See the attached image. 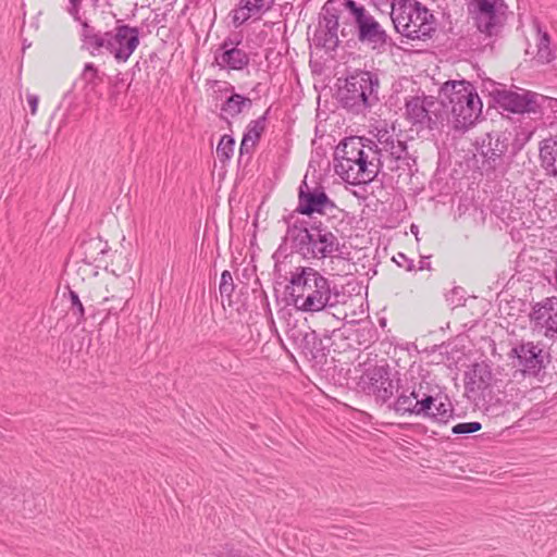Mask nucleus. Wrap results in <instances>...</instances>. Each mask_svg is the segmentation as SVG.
I'll return each instance as SVG.
<instances>
[{
    "label": "nucleus",
    "mask_w": 557,
    "mask_h": 557,
    "mask_svg": "<svg viewBox=\"0 0 557 557\" xmlns=\"http://www.w3.org/2000/svg\"><path fill=\"white\" fill-rule=\"evenodd\" d=\"M282 221L286 224V232L272 256L275 276L286 280L282 275L281 264L293 255L310 261L333 258L339 251L337 236L321 220L297 218L288 213L283 215Z\"/></svg>",
    "instance_id": "f257e3e1"
},
{
    "label": "nucleus",
    "mask_w": 557,
    "mask_h": 557,
    "mask_svg": "<svg viewBox=\"0 0 557 557\" xmlns=\"http://www.w3.org/2000/svg\"><path fill=\"white\" fill-rule=\"evenodd\" d=\"M288 305L302 312H320L345 304L346 295L333 281L312 267H296L285 286Z\"/></svg>",
    "instance_id": "f03ea898"
},
{
    "label": "nucleus",
    "mask_w": 557,
    "mask_h": 557,
    "mask_svg": "<svg viewBox=\"0 0 557 557\" xmlns=\"http://www.w3.org/2000/svg\"><path fill=\"white\" fill-rule=\"evenodd\" d=\"M391 407L399 416H413L440 425L457 416L446 389L423 381L403 388Z\"/></svg>",
    "instance_id": "7ed1b4c3"
},
{
    "label": "nucleus",
    "mask_w": 557,
    "mask_h": 557,
    "mask_svg": "<svg viewBox=\"0 0 557 557\" xmlns=\"http://www.w3.org/2000/svg\"><path fill=\"white\" fill-rule=\"evenodd\" d=\"M398 371L394 370L385 360L381 363H364L361 375L356 380L355 389L374 401L376 406L386 405L393 410L391 405L395 393L399 395L404 388L399 386L400 379Z\"/></svg>",
    "instance_id": "20e7f679"
},
{
    "label": "nucleus",
    "mask_w": 557,
    "mask_h": 557,
    "mask_svg": "<svg viewBox=\"0 0 557 557\" xmlns=\"http://www.w3.org/2000/svg\"><path fill=\"white\" fill-rule=\"evenodd\" d=\"M391 18L397 33L411 40L425 41L436 32V18L416 0H394Z\"/></svg>",
    "instance_id": "39448f33"
},
{
    "label": "nucleus",
    "mask_w": 557,
    "mask_h": 557,
    "mask_svg": "<svg viewBox=\"0 0 557 557\" xmlns=\"http://www.w3.org/2000/svg\"><path fill=\"white\" fill-rule=\"evenodd\" d=\"M368 143L372 145L369 146L371 156L360 154L358 158L334 160L336 174L350 185L370 184L383 166L377 144L373 140Z\"/></svg>",
    "instance_id": "423d86ee"
},
{
    "label": "nucleus",
    "mask_w": 557,
    "mask_h": 557,
    "mask_svg": "<svg viewBox=\"0 0 557 557\" xmlns=\"http://www.w3.org/2000/svg\"><path fill=\"white\" fill-rule=\"evenodd\" d=\"M287 339L293 344L294 349L304 356L308 361L324 364L330 352L331 337L327 333L323 337L310 326L296 322L287 323Z\"/></svg>",
    "instance_id": "0eeeda50"
},
{
    "label": "nucleus",
    "mask_w": 557,
    "mask_h": 557,
    "mask_svg": "<svg viewBox=\"0 0 557 557\" xmlns=\"http://www.w3.org/2000/svg\"><path fill=\"white\" fill-rule=\"evenodd\" d=\"M297 207L290 213L300 214L306 219H317L314 214L323 215L337 209L333 199L326 194L325 187L320 182L309 184L307 175L297 189Z\"/></svg>",
    "instance_id": "6e6552de"
},
{
    "label": "nucleus",
    "mask_w": 557,
    "mask_h": 557,
    "mask_svg": "<svg viewBox=\"0 0 557 557\" xmlns=\"http://www.w3.org/2000/svg\"><path fill=\"white\" fill-rule=\"evenodd\" d=\"M475 154L482 158V166L486 171H495L504 163L509 151L510 134L492 131L476 137L472 143Z\"/></svg>",
    "instance_id": "1a4fd4ad"
},
{
    "label": "nucleus",
    "mask_w": 557,
    "mask_h": 557,
    "mask_svg": "<svg viewBox=\"0 0 557 557\" xmlns=\"http://www.w3.org/2000/svg\"><path fill=\"white\" fill-rule=\"evenodd\" d=\"M344 7L354 18L358 30V39L361 42L371 44L373 48L386 45L388 39L386 32L363 5L354 0H345Z\"/></svg>",
    "instance_id": "9d476101"
},
{
    "label": "nucleus",
    "mask_w": 557,
    "mask_h": 557,
    "mask_svg": "<svg viewBox=\"0 0 557 557\" xmlns=\"http://www.w3.org/2000/svg\"><path fill=\"white\" fill-rule=\"evenodd\" d=\"M139 45V32L136 27L119 25L103 33L102 52L112 54L117 62H126Z\"/></svg>",
    "instance_id": "9b49d317"
},
{
    "label": "nucleus",
    "mask_w": 557,
    "mask_h": 557,
    "mask_svg": "<svg viewBox=\"0 0 557 557\" xmlns=\"http://www.w3.org/2000/svg\"><path fill=\"white\" fill-rule=\"evenodd\" d=\"M467 9L481 33L493 35L502 25L504 0H468Z\"/></svg>",
    "instance_id": "f8f14e48"
},
{
    "label": "nucleus",
    "mask_w": 557,
    "mask_h": 557,
    "mask_svg": "<svg viewBox=\"0 0 557 557\" xmlns=\"http://www.w3.org/2000/svg\"><path fill=\"white\" fill-rule=\"evenodd\" d=\"M377 87V81H373L369 72L351 75L338 89L341 104H369L370 97Z\"/></svg>",
    "instance_id": "ddd939ff"
},
{
    "label": "nucleus",
    "mask_w": 557,
    "mask_h": 557,
    "mask_svg": "<svg viewBox=\"0 0 557 557\" xmlns=\"http://www.w3.org/2000/svg\"><path fill=\"white\" fill-rule=\"evenodd\" d=\"M496 381L492 367L487 361L474 362L465 372V387L469 393L481 395L485 398L486 392Z\"/></svg>",
    "instance_id": "4468645a"
},
{
    "label": "nucleus",
    "mask_w": 557,
    "mask_h": 557,
    "mask_svg": "<svg viewBox=\"0 0 557 557\" xmlns=\"http://www.w3.org/2000/svg\"><path fill=\"white\" fill-rule=\"evenodd\" d=\"M406 115L412 126H416L417 131L423 129H440L443 126L444 121L448 116L449 107H441L434 111L430 110V107H405Z\"/></svg>",
    "instance_id": "2eb2a0df"
},
{
    "label": "nucleus",
    "mask_w": 557,
    "mask_h": 557,
    "mask_svg": "<svg viewBox=\"0 0 557 557\" xmlns=\"http://www.w3.org/2000/svg\"><path fill=\"white\" fill-rule=\"evenodd\" d=\"M518 90L519 91L507 90L493 85L490 96L496 104H543L547 100H553L550 97L531 90L521 88H518Z\"/></svg>",
    "instance_id": "dca6fc26"
},
{
    "label": "nucleus",
    "mask_w": 557,
    "mask_h": 557,
    "mask_svg": "<svg viewBox=\"0 0 557 557\" xmlns=\"http://www.w3.org/2000/svg\"><path fill=\"white\" fill-rule=\"evenodd\" d=\"M511 356L518 359V366L524 375L537 376L544 368L542 349L532 342L513 347Z\"/></svg>",
    "instance_id": "f3484780"
},
{
    "label": "nucleus",
    "mask_w": 557,
    "mask_h": 557,
    "mask_svg": "<svg viewBox=\"0 0 557 557\" xmlns=\"http://www.w3.org/2000/svg\"><path fill=\"white\" fill-rule=\"evenodd\" d=\"M248 53L238 48V42L225 39L215 53V62L222 69L242 71L249 64Z\"/></svg>",
    "instance_id": "a211bd4d"
},
{
    "label": "nucleus",
    "mask_w": 557,
    "mask_h": 557,
    "mask_svg": "<svg viewBox=\"0 0 557 557\" xmlns=\"http://www.w3.org/2000/svg\"><path fill=\"white\" fill-rule=\"evenodd\" d=\"M78 249L82 250V261L88 265L95 264L96 268H108L103 258L109 252L110 247L100 236H87L79 243Z\"/></svg>",
    "instance_id": "6ab92c4d"
},
{
    "label": "nucleus",
    "mask_w": 557,
    "mask_h": 557,
    "mask_svg": "<svg viewBox=\"0 0 557 557\" xmlns=\"http://www.w3.org/2000/svg\"><path fill=\"white\" fill-rule=\"evenodd\" d=\"M442 94L448 99L449 104H474V99L482 104L475 88L466 81H453L444 84Z\"/></svg>",
    "instance_id": "aec40b11"
},
{
    "label": "nucleus",
    "mask_w": 557,
    "mask_h": 557,
    "mask_svg": "<svg viewBox=\"0 0 557 557\" xmlns=\"http://www.w3.org/2000/svg\"><path fill=\"white\" fill-rule=\"evenodd\" d=\"M369 138L361 136H349L343 138L334 151V160L358 158L360 154H370L369 146H372Z\"/></svg>",
    "instance_id": "412c9836"
},
{
    "label": "nucleus",
    "mask_w": 557,
    "mask_h": 557,
    "mask_svg": "<svg viewBox=\"0 0 557 557\" xmlns=\"http://www.w3.org/2000/svg\"><path fill=\"white\" fill-rule=\"evenodd\" d=\"M454 115L453 127L465 133L473 127L482 117L483 107H450Z\"/></svg>",
    "instance_id": "4be33fe9"
},
{
    "label": "nucleus",
    "mask_w": 557,
    "mask_h": 557,
    "mask_svg": "<svg viewBox=\"0 0 557 557\" xmlns=\"http://www.w3.org/2000/svg\"><path fill=\"white\" fill-rule=\"evenodd\" d=\"M540 160L542 168L549 176H557V137L546 138L540 144Z\"/></svg>",
    "instance_id": "5701e85b"
},
{
    "label": "nucleus",
    "mask_w": 557,
    "mask_h": 557,
    "mask_svg": "<svg viewBox=\"0 0 557 557\" xmlns=\"http://www.w3.org/2000/svg\"><path fill=\"white\" fill-rule=\"evenodd\" d=\"M376 137L377 143L382 146L381 148H379L381 150V153L383 151L387 152L388 156L395 161L406 158L408 151L407 144L405 141L395 140L394 137L389 135L388 131L386 129L379 131Z\"/></svg>",
    "instance_id": "b1692460"
},
{
    "label": "nucleus",
    "mask_w": 557,
    "mask_h": 557,
    "mask_svg": "<svg viewBox=\"0 0 557 557\" xmlns=\"http://www.w3.org/2000/svg\"><path fill=\"white\" fill-rule=\"evenodd\" d=\"M82 38L83 47L86 48L92 55L102 53L103 34L100 32H95V29L86 22H83Z\"/></svg>",
    "instance_id": "393cba45"
},
{
    "label": "nucleus",
    "mask_w": 557,
    "mask_h": 557,
    "mask_svg": "<svg viewBox=\"0 0 557 557\" xmlns=\"http://www.w3.org/2000/svg\"><path fill=\"white\" fill-rule=\"evenodd\" d=\"M64 297L69 300V312L75 318L76 325L79 326L86 322V308L79 298L78 293L67 286V294Z\"/></svg>",
    "instance_id": "a878e982"
},
{
    "label": "nucleus",
    "mask_w": 557,
    "mask_h": 557,
    "mask_svg": "<svg viewBox=\"0 0 557 557\" xmlns=\"http://www.w3.org/2000/svg\"><path fill=\"white\" fill-rule=\"evenodd\" d=\"M313 42L315 47L324 48L329 51H334L339 44L338 30L318 27L313 35Z\"/></svg>",
    "instance_id": "bb28decb"
},
{
    "label": "nucleus",
    "mask_w": 557,
    "mask_h": 557,
    "mask_svg": "<svg viewBox=\"0 0 557 557\" xmlns=\"http://www.w3.org/2000/svg\"><path fill=\"white\" fill-rule=\"evenodd\" d=\"M338 13L335 8V2L329 0L322 8L321 20L319 22L320 28L338 30Z\"/></svg>",
    "instance_id": "cd10ccee"
},
{
    "label": "nucleus",
    "mask_w": 557,
    "mask_h": 557,
    "mask_svg": "<svg viewBox=\"0 0 557 557\" xmlns=\"http://www.w3.org/2000/svg\"><path fill=\"white\" fill-rule=\"evenodd\" d=\"M535 58L543 64L549 63L555 59V54L550 49V38L546 32L541 33V30H539L537 52Z\"/></svg>",
    "instance_id": "c85d7f7f"
},
{
    "label": "nucleus",
    "mask_w": 557,
    "mask_h": 557,
    "mask_svg": "<svg viewBox=\"0 0 557 557\" xmlns=\"http://www.w3.org/2000/svg\"><path fill=\"white\" fill-rule=\"evenodd\" d=\"M269 111L270 108L264 112L263 115L259 116L257 120L250 121V123L246 127V131L244 132V135H248L249 140H251L253 144H257L260 140L265 129V121Z\"/></svg>",
    "instance_id": "c756f323"
},
{
    "label": "nucleus",
    "mask_w": 557,
    "mask_h": 557,
    "mask_svg": "<svg viewBox=\"0 0 557 557\" xmlns=\"http://www.w3.org/2000/svg\"><path fill=\"white\" fill-rule=\"evenodd\" d=\"M235 139L232 135H223L216 146V157L221 163L227 162L233 156Z\"/></svg>",
    "instance_id": "7c9ffc66"
},
{
    "label": "nucleus",
    "mask_w": 557,
    "mask_h": 557,
    "mask_svg": "<svg viewBox=\"0 0 557 557\" xmlns=\"http://www.w3.org/2000/svg\"><path fill=\"white\" fill-rule=\"evenodd\" d=\"M236 288L233 276L228 270H224L221 273V280L219 284V292L222 300L227 299L228 305H232V295Z\"/></svg>",
    "instance_id": "2f4dec72"
},
{
    "label": "nucleus",
    "mask_w": 557,
    "mask_h": 557,
    "mask_svg": "<svg viewBox=\"0 0 557 557\" xmlns=\"http://www.w3.org/2000/svg\"><path fill=\"white\" fill-rule=\"evenodd\" d=\"M210 557H252V556L244 553L242 549L236 548L233 544L226 543L219 547H214L210 553Z\"/></svg>",
    "instance_id": "473e14b6"
},
{
    "label": "nucleus",
    "mask_w": 557,
    "mask_h": 557,
    "mask_svg": "<svg viewBox=\"0 0 557 557\" xmlns=\"http://www.w3.org/2000/svg\"><path fill=\"white\" fill-rule=\"evenodd\" d=\"M482 430V424L478 421L460 422L451 428V433L458 437H467L470 434Z\"/></svg>",
    "instance_id": "72a5a7b5"
},
{
    "label": "nucleus",
    "mask_w": 557,
    "mask_h": 557,
    "mask_svg": "<svg viewBox=\"0 0 557 557\" xmlns=\"http://www.w3.org/2000/svg\"><path fill=\"white\" fill-rule=\"evenodd\" d=\"M257 144H253L249 140L248 135H243L240 145H239V154H238V164L247 165L251 159L252 151Z\"/></svg>",
    "instance_id": "f704fd0d"
},
{
    "label": "nucleus",
    "mask_w": 557,
    "mask_h": 557,
    "mask_svg": "<svg viewBox=\"0 0 557 557\" xmlns=\"http://www.w3.org/2000/svg\"><path fill=\"white\" fill-rule=\"evenodd\" d=\"M127 298L126 297H115V296H112L111 298L109 297H106L104 298V301H110L112 302L111 306L107 309L108 310V314L107 317L102 320V323L110 317V315H117L119 312H121L126 302H127Z\"/></svg>",
    "instance_id": "c9c22d12"
},
{
    "label": "nucleus",
    "mask_w": 557,
    "mask_h": 557,
    "mask_svg": "<svg viewBox=\"0 0 557 557\" xmlns=\"http://www.w3.org/2000/svg\"><path fill=\"white\" fill-rule=\"evenodd\" d=\"M274 0H240V3H245L247 10L257 14L269 10Z\"/></svg>",
    "instance_id": "e433bc0d"
},
{
    "label": "nucleus",
    "mask_w": 557,
    "mask_h": 557,
    "mask_svg": "<svg viewBox=\"0 0 557 557\" xmlns=\"http://www.w3.org/2000/svg\"><path fill=\"white\" fill-rule=\"evenodd\" d=\"M240 7L233 11V24L238 27L243 25L248 18L252 15H256V12H250L245 8V3H240Z\"/></svg>",
    "instance_id": "4c0bfd02"
},
{
    "label": "nucleus",
    "mask_w": 557,
    "mask_h": 557,
    "mask_svg": "<svg viewBox=\"0 0 557 557\" xmlns=\"http://www.w3.org/2000/svg\"><path fill=\"white\" fill-rule=\"evenodd\" d=\"M545 335L557 338V309L555 307L545 319Z\"/></svg>",
    "instance_id": "58836bf2"
},
{
    "label": "nucleus",
    "mask_w": 557,
    "mask_h": 557,
    "mask_svg": "<svg viewBox=\"0 0 557 557\" xmlns=\"http://www.w3.org/2000/svg\"><path fill=\"white\" fill-rule=\"evenodd\" d=\"M503 109V111H500L499 113L505 116V117H509V114H519V115H523L524 113H536V112H541V109L542 107H500Z\"/></svg>",
    "instance_id": "ea45409f"
},
{
    "label": "nucleus",
    "mask_w": 557,
    "mask_h": 557,
    "mask_svg": "<svg viewBox=\"0 0 557 557\" xmlns=\"http://www.w3.org/2000/svg\"><path fill=\"white\" fill-rule=\"evenodd\" d=\"M509 403L497 400L495 404H488L485 407V413L491 417H503L508 411Z\"/></svg>",
    "instance_id": "a19ab883"
},
{
    "label": "nucleus",
    "mask_w": 557,
    "mask_h": 557,
    "mask_svg": "<svg viewBox=\"0 0 557 557\" xmlns=\"http://www.w3.org/2000/svg\"><path fill=\"white\" fill-rule=\"evenodd\" d=\"M555 302L552 298H547L542 306H540L537 309L534 308L533 310V318L536 321L544 320L549 314L550 311H553Z\"/></svg>",
    "instance_id": "79ce46f5"
},
{
    "label": "nucleus",
    "mask_w": 557,
    "mask_h": 557,
    "mask_svg": "<svg viewBox=\"0 0 557 557\" xmlns=\"http://www.w3.org/2000/svg\"><path fill=\"white\" fill-rule=\"evenodd\" d=\"M393 261L399 267L405 269L408 272H411L416 269L414 261L408 258L404 252H398L393 257Z\"/></svg>",
    "instance_id": "37998d69"
},
{
    "label": "nucleus",
    "mask_w": 557,
    "mask_h": 557,
    "mask_svg": "<svg viewBox=\"0 0 557 557\" xmlns=\"http://www.w3.org/2000/svg\"><path fill=\"white\" fill-rule=\"evenodd\" d=\"M256 99H257L256 97H253V98L244 97L242 95L233 92V90H232L231 95H228L226 97V100H225L224 104H245L246 101L251 103Z\"/></svg>",
    "instance_id": "c03bdc74"
},
{
    "label": "nucleus",
    "mask_w": 557,
    "mask_h": 557,
    "mask_svg": "<svg viewBox=\"0 0 557 557\" xmlns=\"http://www.w3.org/2000/svg\"><path fill=\"white\" fill-rule=\"evenodd\" d=\"M82 0H70L71 7L69 8V13L76 20L79 21V5Z\"/></svg>",
    "instance_id": "a18cd8bd"
},
{
    "label": "nucleus",
    "mask_w": 557,
    "mask_h": 557,
    "mask_svg": "<svg viewBox=\"0 0 557 557\" xmlns=\"http://www.w3.org/2000/svg\"><path fill=\"white\" fill-rule=\"evenodd\" d=\"M524 143H519L517 139L510 143V157L513 158L523 147Z\"/></svg>",
    "instance_id": "49530a36"
},
{
    "label": "nucleus",
    "mask_w": 557,
    "mask_h": 557,
    "mask_svg": "<svg viewBox=\"0 0 557 557\" xmlns=\"http://www.w3.org/2000/svg\"><path fill=\"white\" fill-rule=\"evenodd\" d=\"M252 292L256 295V297H259L261 299V301L263 302V305L269 309L270 304L268 301L267 293L262 288H260V289L255 288Z\"/></svg>",
    "instance_id": "de8ad7c7"
},
{
    "label": "nucleus",
    "mask_w": 557,
    "mask_h": 557,
    "mask_svg": "<svg viewBox=\"0 0 557 557\" xmlns=\"http://www.w3.org/2000/svg\"><path fill=\"white\" fill-rule=\"evenodd\" d=\"M418 270H420V271H422V270L431 271L432 270V265L430 262V256H425V257L421 258V260L419 262Z\"/></svg>",
    "instance_id": "09e8293b"
},
{
    "label": "nucleus",
    "mask_w": 557,
    "mask_h": 557,
    "mask_svg": "<svg viewBox=\"0 0 557 557\" xmlns=\"http://www.w3.org/2000/svg\"><path fill=\"white\" fill-rule=\"evenodd\" d=\"M315 117H317V121L318 123H322V122H325L329 117V114L327 112L322 109L321 107H317V114H315Z\"/></svg>",
    "instance_id": "8fccbe9b"
},
{
    "label": "nucleus",
    "mask_w": 557,
    "mask_h": 557,
    "mask_svg": "<svg viewBox=\"0 0 557 557\" xmlns=\"http://www.w3.org/2000/svg\"><path fill=\"white\" fill-rule=\"evenodd\" d=\"M96 73H97V69L95 67L94 64L88 63L85 65L84 74L86 77L92 78L96 75Z\"/></svg>",
    "instance_id": "3c124183"
},
{
    "label": "nucleus",
    "mask_w": 557,
    "mask_h": 557,
    "mask_svg": "<svg viewBox=\"0 0 557 557\" xmlns=\"http://www.w3.org/2000/svg\"><path fill=\"white\" fill-rule=\"evenodd\" d=\"M222 111L228 112L232 116H236L242 113L244 107H221Z\"/></svg>",
    "instance_id": "603ef678"
},
{
    "label": "nucleus",
    "mask_w": 557,
    "mask_h": 557,
    "mask_svg": "<svg viewBox=\"0 0 557 557\" xmlns=\"http://www.w3.org/2000/svg\"><path fill=\"white\" fill-rule=\"evenodd\" d=\"M27 102L28 104H38L39 97L35 94H28L27 95Z\"/></svg>",
    "instance_id": "864d4df0"
},
{
    "label": "nucleus",
    "mask_w": 557,
    "mask_h": 557,
    "mask_svg": "<svg viewBox=\"0 0 557 557\" xmlns=\"http://www.w3.org/2000/svg\"><path fill=\"white\" fill-rule=\"evenodd\" d=\"M264 90V85L261 83L257 84L256 87L252 89V92H260Z\"/></svg>",
    "instance_id": "5fc2aeb1"
},
{
    "label": "nucleus",
    "mask_w": 557,
    "mask_h": 557,
    "mask_svg": "<svg viewBox=\"0 0 557 557\" xmlns=\"http://www.w3.org/2000/svg\"><path fill=\"white\" fill-rule=\"evenodd\" d=\"M461 290V288L459 287H454L451 290H450V295L451 296H458L459 292Z\"/></svg>",
    "instance_id": "6e6d98bb"
},
{
    "label": "nucleus",
    "mask_w": 557,
    "mask_h": 557,
    "mask_svg": "<svg viewBox=\"0 0 557 557\" xmlns=\"http://www.w3.org/2000/svg\"><path fill=\"white\" fill-rule=\"evenodd\" d=\"M346 108L352 110L357 114L362 112V110H359V107L350 106V107H346Z\"/></svg>",
    "instance_id": "4d7b16f0"
},
{
    "label": "nucleus",
    "mask_w": 557,
    "mask_h": 557,
    "mask_svg": "<svg viewBox=\"0 0 557 557\" xmlns=\"http://www.w3.org/2000/svg\"><path fill=\"white\" fill-rule=\"evenodd\" d=\"M219 116H220V119H221V120L225 121L228 125H231L230 120H228V119H227V116H225L223 113H220V115H219Z\"/></svg>",
    "instance_id": "13d9d810"
},
{
    "label": "nucleus",
    "mask_w": 557,
    "mask_h": 557,
    "mask_svg": "<svg viewBox=\"0 0 557 557\" xmlns=\"http://www.w3.org/2000/svg\"><path fill=\"white\" fill-rule=\"evenodd\" d=\"M29 108H30V113H32L33 115H35V114H36V111H37V109H38V107H29Z\"/></svg>",
    "instance_id": "bf43d9fd"
},
{
    "label": "nucleus",
    "mask_w": 557,
    "mask_h": 557,
    "mask_svg": "<svg viewBox=\"0 0 557 557\" xmlns=\"http://www.w3.org/2000/svg\"><path fill=\"white\" fill-rule=\"evenodd\" d=\"M416 230H418V227L416 225H411V232L416 233Z\"/></svg>",
    "instance_id": "052dcab7"
},
{
    "label": "nucleus",
    "mask_w": 557,
    "mask_h": 557,
    "mask_svg": "<svg viewBox=\"0 0 557 557\" xmlns=\"http://www.w3.org/2000/svg\"><path fill=\"white\" fill-rule=\"evenodd\" d=\"M332 529L341 530L342 528H339V527H337V525H332Z\"/></svg>",
    "instance_id": "680f3d73"
},
{
    "label": "nucleus",
    "mask_w": 557,
    "mask_h": 557,
    "mask_svg": "<svg viewBox=\"0 0 557 557\" xmlns=\"http://www.w3.org/2000/svg\"><path fill=\"white\" fill-rule=\"evenodd\" d=\"M342 36H346L345 28L342 29Z\"/></svg>",
    "instance_id": "e2e57ef3"
},
{
    "label": "nucleus",
    "mask_w": 557,
    "mask_h": 557,
    "mask_svg": "<svg viewBox=\"0 0 557 557\" xmlns=\"http://www.w3.org/2000/svg\"><path fill=\"white\" fill-rule=\"evenodd\" d=\"M447 300H450L454 304V300L447 295Z\"/></svg>",
    "instance_id": "0e129e2a"
}]
</instances>
